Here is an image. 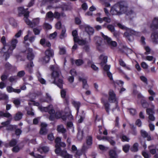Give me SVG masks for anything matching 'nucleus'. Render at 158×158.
Segmentation results:
<instances>
[{"label":"nucleus","mask_w":158,"mask_h":158,"mask_svg":"<svg viewBox=\"0 0 158 158\" xmlns=\"http://www.w3.org/2000/svg\"><path fill=\"white\" fill-rule=\"evenodd\" d=\"M38 78L39 81H40V82L42 84H44L46 83V81L45 80L43 79V78H42L40 75L38 77Z\"/></svg>","instance_id":"3c124183"},{"label":"nucleus","mask_w":158,"mask_h":158,"mask_svg":"<svg viewBox=\"0 0 158 158\" xmlns=\"http://www.w3.org/2000/svg\"><path fill=\"white\" fill-rule=\"evenodd\" d=\"M76 65L78 66L82 65L84 63V61L82 59H78L76 60L75 61Z\"/></svg>","instance_id":"473e14b6"},{"label":"nucleus","mask_w":158,"mask_h":158,"mask_svg":"<svg viewBox=\"0 0 158 158\" xmlns=\"http://www.w3.org/2000/svg\"><path fill=\"white\" fill-rule=\"evenodd\" d=\"M85 30L89 35H92L94 32V28L89 25H85Z\"/></svg>","instance_id":"6ab92c4d"},{"label":"nucleus","mask_w":158,"mask_h":158,"mask_svg":"<svg viewBox=\"0 0 158 158\" xmlns=\"http://www.w3.org/2000/svg\"><path fill=\"white\" fill-rule=\"evenodd\" d=\"M6 50L5 49L3 50V51H4V52L1 53V51H0V52L1 54H4L3 56L5 57V60L6 61L7 59L10 57V53L8 52V50L6 52Z\"/></svg>","instance_id":"7c9ffc66"},{"label":"nucleus","mask_w":158,"mask_h":158,"mask_svg":"<svg viewBox=\"0 0 158 158\" xmlns=\"http://www.w3.org/2000/svg\"><path fill=\"white\" fill-rule=\"evenodd\" d=\"M135 124L138 127H141L142 125L141 121L139 119H137L135 122Z\"/></svg>","instance_id":"69168bd1"},{"label":"nucleus","mask_w":158,"mask_h":158,"mask_svg":"<svg viewBox=\"0 0 158 158\" xmlns=\"http://www.w3.org/2000/svg\"><path fill=\"white\" fill-rule=\"evenodd\" d=\"M101 34L104 39L106 41L108 45L110 46L111 48L116 47L117 46V43L116 41H112L110 38L107 35H104L102 32L101 33Z\"/></svg>","instance_id":"0eeeda50"},{"label":"nucleus","mask_w":158,"mask_h":158,"mask_svg":"<svg viewBox=\"0 0 158 158\" xmlns=\"http://www.w3.org/2000/svg\"><path fill=\"white\" fill-rule=\"evenodd\" d=\"M103 138H105V139L107 140L111 145L114 146L115 144L116 143L115 141L113 140V137L103 136Z\"/></svg>","instance_id":"a878e982"},{"label":"nucleus","mask_w":158,"mask_h":158,"mask_svg":"<svg viewBox=\"0 0 158 158\" xmlns=\"http://www.w3.org/2000/svg\"><path fill=\"white\" fill-rule=\"evenodd\" d=\"M5 67L7 69L9 70L10 69L12 68V65L8 62H7L5 64Z\"/></svg>","instance_id":"13d9d810"},{"label":"nucleus","mask_w":158,"mask_h":158,"mask_svg":"<svg viewBox=\"0 0 158 158\" xmlns=\"http://www.w3.org/2000/svg\"><path fill=\"white\" fill-rule=\"evenodd\" d=\"M44 28L46 30H49L52 28V26L48 23H45L43 25Z\"/></svg>","instance_id":"58836bf2"},{"label":"nucleus","mask_w":158,"mask_h":158,"mask_svg":"<svg viewBox=\"0 0 158 158\" xmlns=\"http://www.w3.org/2000/svg\"><path fill=\"white\" fill-rule=\"evenodd\" d=\"M94 39L95 40H97L96 43V46L97 49L100 52H102L101 44L102 42V38L98 36H95L94 37Z\"/></svg>","instance_id":"ddd939ff"},{"label":"nucleus","mask_w":158,"mask_h":158,"mask_svg":"<svg viewBox=\"0 0 158 158\" xmlns=\"http://www.w3.org/2000/svg\"><path fill=\"white\" fill-rule=\"evenodd\" d=\"M129 110V112L132 115H135L136 113V110L135 109H133V108H130L128 109Z\"/></svg>","instance_id":"0e129e2a"},{"label":"nucleus","mask_w":158,"mask_h":158,"mask_svg":"<svg viewBox=\"0 0 158 158\" xmlns=\"http://www.w3.org/2000/svg\"><path fill=\"white\" fill-rule=\"evenodd\" d=\"M10 121L9 120H7L4 122H2L1 124L2 126H0L1 128L4 127H6V130L8 131H12L14 130V129H15L17 126L16 125H12L10 124Z\"/></svg>","instance_id":"423d86ee"},{"label":"nucleus","mask_w":158,"mask_h":158,"mask_svg":"<svg viewBox=\"0 0 158 158\" xmlns=\"http://www.w3.org/2000/svg\"><path fill=\"white\" fill-rule=\"evenodd\" d=\"M101 102L103 104L104 106L106 112L108 114H109L110 110V105L107 102H105L102 98L101 99Z\"/></svg>","instance_id":"a211bd4d"},{"label":"nucleus","mask_w":158,"mask_h":158,"mask_svg":"<svg viewBox=\"0 0 158 158\" xmlns=\"http://www.w3.org/2000/svg\"><path fill=\"white\" fill-rule=\"evenodd\" d=\"M61 27V23L60 21L58 22L55 25V27L57 29H60Z\"/></svg>","instance_id":"680f3d73"},{"label":"nucleus","mask_w":158,"mask_h":158,"mask_svg":"<svg viewBox=\"0 0 158 158\" xmlns=\"http://www.w3.org/2000/svg\"><path fill=\"white\" fill-rule=\"evenodd\" d=\"M120 138L123 142H128L130 140V139L125 135H123L122 136H120Z\"/></svg>","instance_id":"e433bc0d"},{"label":"nucleus","mask_w":158,"mask_h":158,"mask_svg":"<svg viewBox=\"0 0 158 158\" xmlns=\"http://www.w3.org/2000/svg\"><path fill=\"white\" fill-rule=\"evenodd\" d=\"M107 28L112 32L115 30L114 27L111 24H109L107 26Z\"/></svg>","instance_id":"09e8293b"},{"label":"nucleus","mask_w":158,"mask_h":158,"mask_svg":"<svg viewBox=\"0 0 158 158\" xmlns=\"http://www.w3.org/2000/svg\"><path fill=\"white\" fill-rule=\"evenodd\" d=\"M140 102L142 106L144 108H147L149 105V103L146 101V98L141 99Z\"/></svg>","instance_id":"5701e85b"},{"label":"nucleus","mask_w":158,"mask_h":158,"mask_svg":"<svg viewBox=\"0 0 158 158\" xmlns=\"http://www.w3.org/2000/svg\"><path fill=\"white\" fill-rule=\"evenodd\" d=\"M113 83L114 84L115 87H116L115 84H117L120 87H121L119 91V93L122 94L123 92L125 91L126 90L125 88L122 87L124 83V82L123 81L121 80L114 81Z\"/></svg>","instance_id":"4468645a"},{"label":"nucleus","mask_w":158,"mask_h":158,"mask_svg":"<svg viewBox=\"0 0 158 158\" xmlns=\"http://www.w3.org/2000/svg\"><path fill=\"white\" fill-rule=\"evenodd\" d=\"M27 51V59L29 60L30 62L27 63L25 69L30 73H31L33 72V67L34 66L32 60L34 59V55L32 52V49L29 48Z\"/></svg>","instance_id":"7ed1b4c3"},{"label":"nucleus","mask_w":158,"mask_h":158,"mask_svg":"<svg viewBox=\"0 0 158 158\" xmlns=\"http://www.w3.org/2000/svg\"><path fill=\"white\" fill-rule=\"evenodd\" d=\"M13 103L17 107L20 105L21 102L19 99H16L14 100Z\"/></svg>","instance_id":"de8ad7c7"},{"label":"nucleus","mask_w":158,"mask_h":158,"mask_svg":"<svg viewBox=\"0 0 158 158\" xmlns=\"http://www.w3.org/2000/svg\"><path fill=\"white\" fill-rule=\"evenodd\" d=\"M59 54L60 55H63L66 54V50L64 47L59 48Z\"/></svg>","instance_id":"a19ab883"},{"label":"nucleus","mask_w":158,"mask_h":158,"mask_svg":"<svg viewBox=\"0 0 158 158\" xmlns=\"http://www.w3.org/2000/svg\"><path fill=\"white\" fill-rule=\"evenodd\" d=\"M50 68L53 70L52 73V77L54 79L53 83L60 88L62 89L63 81L62 79L59 78L60 71L58 69L54 70V67L53 66H51Z\"/></svg>","instance_id":"f03ea898"},{"label":"nucleus","mask_w":158,"mask_h":158,"mask_svg":"<svg viewBox=\"0 0 158 158\" xmlns=\"http://www.w3.org/2000/svg\"><path fill=\"white\" fill-rule=\"evenodd\" d=\"M56 130L59 133H61L63 134H65L66 132V130L62 124L58 125L57 126Z\"/></svg>","instance_id":"f3484780"},{"label":"nucleus","mask_w":158,"mask_h":158,"mask_svg":"<svg viewBox=\"0 0 158 158\" xmlns=\"http://www.w3.org/2000/svg\"><path fill=\"white\" fill-rule=\"evenodd\" d=\"M46 99L44 100L42 102H46L48 103L51 102L52 101L51 96H50L49 94L48 93H46Z\"/></svg>","instance_id":"2f4dec72"},{"label":"nucleus","mask_w":158,"mask_h":158,"mask_svg":"<svg viewBox=\"0 0 158 158\" xmlns=\"http://www.w3.org/2000/svg\"><path fill=\"white\" fill-rule=\"evenodd\" d=\"M25 74V73L24 70L20 71L18 73L17 76L19 77H23Z\"/></svg>","instance_id":"37998d69"},{"label":"nucleus","mask_w":158,"mask_h":158,"mask_svg":"<svg viewBox=\"0 0 158 158\" xmlns=\"http://www.w3.org/2000/svg\"><path fill=\"white\" fill-rule=\"evenodd\" d=\"M1 42L3 45V47L1 50V53L4 52L3 50L5 49V47H7V44L6 43V37L5 36H3L1 40Z\"/></svg>","instance_id":"412c9836"},{"label":"nucleus","mask_w":158,"mask_h":158,"mask_svg":"<svg viewBox=\"0 0 158 158\" xmlns=\"http://www.w3.org/2000/svg\"><path fill=\"white\" fill-rule=\"evenodd\" d=\"M18 43L17 40L12 39L10 42L7 43V47H8V50L13 51L14 49L15 48Z\"/></svg>","instance_id":"9d476101"},{"label":"nucleus","mask_w":158,"mask_h":158,"mask_svg":"<svg viewBox=\"0 0 158 158\" xmlns=\"http://www.w3.org/2000/svg\"><path fill=\"white\" fill-rule=\"evenodd\" d=\"M117 25L120 28L126 31L124 33V35L129 41H131L132 39L133 38V35H135L136 32L120 23H118Z\"/></svg>","instance_id":"20e7f679"},{"label":"nucleus","mask_w":158,"mask_h":158,"mask_svg":"<svg viewBox=\"0 0 158 158\" xmlns=\"http://www.w3.org/2000/svg\"><path fill=\"white\" fill-rule=\"evenodd\" d=\"M67 119L69 120H72L73 119V117L72 115L71 112L67 113Z\"/></svg>","instance_id":"338daca9"},{"label":"nucleus","mask_w":158,"mask_h":158,"mask_svg":"<svg viewBox=\"0 0 158 158\" xmlns=\"http://www.w3.org/2000/svg\"><path fill=\"white\" fill-rule=\"evenodd\" d=\"M151 37L153 43L158 44V31L152 32Z\"/></svg>","instance_id":"dca6fc26"},{"label":"nucleus","mask_w":158,"mask_h":158,"mask_svg":"<svg viewBox=\"0 0 158 158\" xmlns=\"http://www.w3.org/2000/svg\"><path fill=\"white\" fill-rule=\"evenodd\" d=\"M41 149L45 153H47L48 152L49 150V148L46 146L42 147Z\"/></svg>","instance_id":"774afa93"},{"label":"nucleus","mask_w":158,"mask_h":158,"mask_svg":"<svg viewBox=\"0 0 158 158\" xmlns=\"http://www.w3.org/2000/svg\"><path fill=\"white\" fill-rule=\"evenodd\" d=\"M140 78L141 81H142L146 85L148 84L147 79L146 77L143 76H142L140 77Z\"/></svg>","instance_id":"a18cd8bd"},{"label":"nucleus","mask_w":158,"mask_h":158,"mask_svg":"<svg viewBox=\"0 0 158 158\" xmlns=\"http://www.w3.org/2000/svg\"><path fill=\"white\" fill-rule=\"evenodd\" d=\"M130 146L128 144L125 145L123 147V150L125 153H127L129 151Z\"/></svg>","instance_id":"4c0bfd02"},{"label":"nucleus","mask_w":158,"mask_h":158,"mask_svg":"<svg viewBox=\"0 0 158 158\" xmlns=\"http://www.w3.org/2000/svg\"><path fill=\"white\" fill-rule=\"evenodd\" d=\"M66 93V91L64 89H62L61 90L60 94L61 97L62 98H65Z\"/></svg>","instance_id":"4d7b16f0"},{"label":"nucleus","mask_w":158,"mask_h":158,"mask_svg":"<svg viewBox=\"0 0 158 158\" xmlns=\"http://www.w3.org/2000/svg\"><path fill=\"white\" fill-rule=\"evenodd\" d=\"M20 150V148L18 145H16L13 147L12 150V151L15 153L18 152Z\"/></svg>","instance_id":"79ce46f5"},{"label":"nucleus","mask_w":158,"mask_h":158,"mask_svg":"<svg viewBox=\"0 0 158 158\" xmlns=\"http://www.w3.org/2000/svg\"><path fill=\"white\" fill-rule=\"evenodd\" d=\"M75 23L76 24L79 25L81 23V20L78 17H75Z\"/></svg>","instance_id":"bf43d9fd"},{"label":"nucleus","mask_w":158,"mask_h":158,"mask_svg":"<svg viewBox=\"0 0 158 158\" xmlns=\"http://www.w3.org/2000/svg\"><path fill=\"white\" fill-rule=\"evenodd\" d=\"M107 57L106 56H104L101 61V62L100 63V64H101V66H102L103 65L105 64H106L107 62Z\"/></svg>","instance_id":"c9c22d12"},{"label":"nucleus","mask_w":158,"mask_h":158,"mask_svg":"<svg viewBox=\"0 0 158 158\" xmlns=\"http://www.w3.org/2000/svg\"><path fill=\"white\" fill-rule=\"evenodd\" d=\"M61 139L59 137H57L55 139V142L56 143L55 146H58V145H60L59 143L61 142Z\"/></svg>","instance_id":"8fccbe9b"},{"label":"nucleus","mask_w":158,"mask_h":158,"mask_svg":"<svg viewBox=\"0 0 158 158\" xmlns=\"http://www.w3.org/2000/svg\"><path fill=\"white\" fill-rule=\"evenodd\" d=\"M54 15L51 11L48 12L46 15V17L48 18H52L53 17Z\"/></svg>","instance_id":"5fc2aeb1"},{"label":"nucleus","mask_w":158,"mask_h":158,"mask_svg":"<svg viewBox=\"0 0 158 158\" xmlns=\"http://www.w3.org/2000/svg\"><path fill=\"white\" fill-rule=\"evenodd\" d=\"M140 133L141 136L143 138H146L148 135L147 132L143 130H141Z\"/></svg>","instance_id":"603ef678"},{"label":"nucleus","mask_w":158,"mask_h":158,"mask_svg":"<svg viewBox=\"0 0 158 158\" xmlns=\"http://www.w3.org/2000/svg\"><path fill=\"white\" fill-rule=\"evenodd\" d=\"M55 147L56 148V149L55 150V153L56 154H60L62 151L61 150L60 147H59V146L58 147L55 146Z\"/></svg>","instance_id":"49530a36"},{"label":"nucleus","mask_w":158,"mask_h":158,"mask_svg":"<svg viewBox=\"0 0 158 158\" xmlns=\"http://www.w3.org/2000/svg\"><path fill=\"white\" fill-rule=\"evenodd\" d=\"M48 124L45 123H41L40 124L41 128L40 131V133L41 135H45L47 133L48 130L47 127Z\"/></svg>","instance_id":"2eb2a0df"},{"label":"nucleus","mask_w":158,"mask_h":158,"mask_svg":"<svg viewBox=\"0 0 158 158\" xmlns=\"http://www.w3.org/2000/svg\"><path fill=\"white\" fill-rule=\"evenodd\" d=\"M14 88L11 86H7L6 89L7 92L9 93H11L13 92Z\"/></svg>","instance_id":"052dcab7"},{"label":"nucleus","mask_w":158,"mask_h":158,"mask_svg":"<svg viewBox=\"0 0 158 158\" xmlns=\"http://www.w3.org/2000/svg\"><path fill=\"white\" fill-rule=\"evenodd\" d=\"M28 17H24V20L25 22L27 25L31 26L32 25V23L29 20Z\"/></svg>","instance_id":"ea45409f"},{"label":"nucleus","mask_w":158,"mask_h":158,"mask_svg":"<svg viewBox=\"0 0 158 158\" xmlns=\"http://www.w3.org/2000/svg\"><path fill=\"white\" fill-rule=\"evenodd\" d=\"M17 128V127L15 129H14V130H15V134L17 136H19L21 134L22 132V131L19 128Z\"/></svg>","instance_id":"c03bdc74"},{"label":"nucleus","mask_w":158,"mask_h":158,"mask_svg":"<svg viewBox=\"0 0 158 158\" xmlns=\"http://www.w3.org/2000/svg\"><path fill=\"white\" fill-rule=\"evenodd\" d=\"M66 31V30L65 28H64L62 29L60 36V39H63V38L65 36V34Z\"/></svg>","instance_id":"864d4df0"},{"label":"nucleus","mask_w":158,"mask_h":158,"mask_svg":"<svg viewBox=\"0 0 158 158\" xmlns=\"http://www.w3.org/2000/svg\"><path fill=\"white\" fill-rule=\"evenodd\" d=\"M93 139L91 136L87 137L86 139V143L87 145L91 146L92 144Z\"/></svg>","instance_id":"c756f323"},{"label":"nucleus","mask_w":158,"mask_h":158,"mask_svg":"<svg viewBox=\"0 0 158 158\" xmlns=\"http://www.w3.org/2000/svg\"><path fill=\"white\" fill-rule=\"evenodd\" d=\"M108 100L110 103H115L117 104L118 102L116 97V94L112 90H110L109 92Z\"/></svg>","instance_id":"1a4fd4ad"},{"label":"nucleus","mask_w":158,"mask_h":158,"mask_svg":"<svg viewBox=\"0 0 158 158\" xmlns=\"http://www.w3.org/2000/svg\"><path fill=\"white\" fill-rule=\"evenodd\" d=\"M72 104L77 110L76 115H78L79 112L80 107L81 105V103L79 102L73 101Z\"/></svg>","instance_id":"aec40b11"},{"label":"nucleus","mask_w":158,"mask_h":158,"mask_svg":"<svg viewBox=\"0 0 158 158\" xmlns=\"http://www.w3.org/2000/svg\"><path fill=\"white\" fill-rule=\"evenodd\" d=\"M146 111L147 114L149 115V119L152 121H155V118L154 116L155 112L153 110L150 108H147L146 109Z\"/></svg>","instance_id":"f8f14e48"},{"label":"nucleus","mask_w":158,"mask_h":158,"mask_svg":"<svg viewBox=\"0 0 158 158\" xmlns=\"http://www.w3.org/2000/svg\"><path fill=\"white\" fill-rule=\"evenodd\" d=\"M79 80L82 82V87L83 89H87L88 88V85L87 84V81L86 79H83L81 77H79Z\"/></svg>","instance_id":"4be33fe9"},{"label":"nucleus","mask_w":158,"mask_h":158,"mask_svg":"<svg viewBox=\"0 0 158 158\" xmlns=\"http://www.w3.org/2000/svg\"><path fill=\"white\" fill-rule=\"evenodd\" d=\"M23 115L22 113L19 112L15 114L14 117V119L15 121H19L22 118Z\"/></svg>","instance_id":"b1692460"},{"label":"nucleus","mask_w":158,"mask_h":158,"mask_svg":"<svg viewBox=\"0 0 158 158\" xmlns=\"http://www.w3.org/2000/svg\"><path fill=\"white\" fill-rule=\"evenodd\" d=\"M149 27L151 31H155L158 29V17H154Z\"/></svg>","instance_id":"6e6552de"},{"label":"nucleus","mask_w":158,"mask_h":158,"mask_svg":"<svg viewBox=\"0 0 158 158\" xmlns=\"http://www.w3.org/2000/svg\"><path fill=\"white\" fill-rule=\"evenodd\" d=\"M128 7V5L126 2H118L111 7L110 13L112 15H120L125 13H127V15L132 14L134 11L132 10L127 11Z\"/></svg>","instance_id":"f257e3e1"},{"label":"nucleus","mask_w":158,"mask_h":158,"mask_svg":"<svg viewBox=\"0 0 158 158\" xmlns=\"http://www.w3.org/2000/svg\"><path fill=\"white\" fill-rule=\"evenodd\" d=\"M28 34L30 32V31H28ZM29 34H28L25 35L24 38V41L23 43L26 44V46H29V44L26 42V41H27L28 39Z\"/></svg>","instance_id":"f704fd0d"},{"label":"nucleus","mask_w":158,"mask_h":158,"mask_svg":"<svg viewBox=\"0 0 158 158\" xmlns=\"http://www.w3.org/2000/svg\"><path fill=\"white\" fill-rule=\"evenodd\" d=\"M109 155L110 158H117L118 156L115 150H111L109 151Z\"/></svg>","instance_id":"393cba45"},{"label":"nucleus","mask_w":158,"mask_h":158,"mask_svg":"<svg viewBox=\"0 0 158 158\" xmlns=\"http://www.w3.org/2000/svg\"><path fill=\"white\" fill-rule=\"evenodd\" d=\"M85 114L84 111L82 110L81 114L80 115V118L78 121L79 123H81L83 122L85 118Z\"/></svg>","instance_id":"bb28decb"},{"label":"nucleus","mask_w":158,"mask_h":158,"mask_svg":"<svg viewBox=\"0 0 158 158\" xmlns=\"http://www.w3.org/2000/svg\"><path fill=\"white\" fill-rule=\"evenodd\" d=\"M19 14V15H23L25 17H29V12L27 11L28 9H25L23 7H19L18 8Z\"/></svg>","instance_id":"9b49d317"},{"label":"nucleus","mask_w":158,"mask_h":158,"mask_svg":"<svg viewBox=\"0 0 158 158\" xmlns=\"http://www.w3.org/2000/svg\"><path fill=\"white\" fill-rule=\"evenodd\" d=\"M54 55V52L53 50L51 48H48L46 50L45 52V56L43 57V60L47 63L50 60L51 57L52 58Z\"/></svg>","instance_id":"39448f33"},{"label":"nucleus","mask_w":158,"mask_h":158,"mask_svg":"<svg viewBox=\"0 0 158 158\" xmlns=\"http://www.w3.org/2000/svg\"><path fill=\"white\" fill-rule=\"evenodd\" d=\"M47 138L48 139L51 141H53L54 139L53 134L52 133L48 134V135Z\"/></svg>","instance_id":"e2e57ef3"},{"label":"nucleus","mask_w":158,"mask_h":158,"mask_svg":"<svg viewBox=\"0 0 158 158\" xmlns=\"http://www.w3.org/2000/svg\"><path fill=\"white\" fill-rule=\"evenodd\" d=\"M139 144L137 143H135L131 149V150L132 152H137L138 150Z\"/></svg>","instance_id":"cd10ccee"},{"label":"nucleus","mask_w":158,"mask_h":158,"mask_svg":"<svg viewBox=\"0 0 158 158\" xmlns=\"http://www.w3.org/2000/svg\"><path fill=\"white\" fill-rule=\"evenodd\" d=\"M56 118L57 119L60 118L62 117V113L60 111H57L55 114Z\"/></svg>","instance_id":"6e6d98bb"},{"label":"nucleus","mask_w":158,"mask_h":158,"mask_svg":"<svg viewBox=\"0 0 158 158\" xmlns=\"http://www.w3.org/2000/svg\"><path fill=\"white\" fill-rule=\"evenodd\" d=\"M63 14L64 13H60L57 11H55L54 12V14H53V17L55 18L59 19L60 18V16H63Z\"/></svg>","instance_id":"72a5a7b5"},{"label":"nucleus","mask_w":158,"mask_h":158,"mask_svg":"<svg viewBox=\"0 0 158 158\" xmlns=\"http://www.w3.org/2000/svg\"><path fill=\"white\" fill-rule=\"evenodd\" d=\"M17 143V141L16 139H12L9 142L8 145L10 147H13L16 146Z\"/></svg>","instance_id":"c85d7f7f"}]
</instances>
